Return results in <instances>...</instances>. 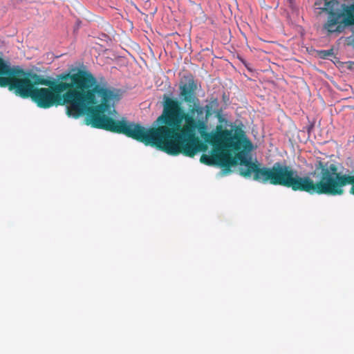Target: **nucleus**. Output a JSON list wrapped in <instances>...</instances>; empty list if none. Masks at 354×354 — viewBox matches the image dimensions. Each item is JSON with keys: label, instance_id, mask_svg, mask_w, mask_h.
<instances>
[{"label": "nucleus", "instance_id": "f03ea898", "mask_svg": "<svg viewBox=\"0 0 354 354\" xmlns=\"http://www.w3.org/2000/svg\"><path fill=\"white\" fill-rule=\"evenodd\" d=\"M127 136L144 142L146 145L151 144L161 149L169 155L183 153L188 156H194L201 151L202 145L198 143L196 138L198 133L204 138H210L216 145L214 154L211 156L203 155L201 161L207 165L217 164L221 166H230L236 164V159L227 147L240 149L241 143L238 136L233 133L232 130L218 129L216 131L208 133V117L203 129L195 128L192 134L188 136H182L183 127L175 131L173 128L159 127L158 128L147 129L140 124L129 123Z\"/></svg>", "mask_w": 354, "mask_h": 354}, {"label": "nucleus", "instance_id": "423d86ee", "mask_svg": "<svg viewBox=\"0 0 354 354\" xmlns=\"http://www.w3.org/2000/svg\"><path fill=\"white\" fill-rule=\"evenodd\" d=\"M237 158L240 161L241 175L245 178H252L256 180L257 173L263 166L253 162L251 157L245 153H240Z\"/></svg>", "mask_w": 354, "mask_h": 354}, {"label": "nucleus", "instance_id": "6e6552de", "mask_svg": "<svg viewBox=\"0 0 354 354\" xmlns=\"http://www.w3.org/2000/svg\"><path fill=\"white\" fill-rule=\"evenodd\" d=\"M24 71L20 66H11L9 61L0 58V75L23 76Z\"/></svg>", "mask_w": 354, "mask_h": 354}, {"label": "nucleus", "instance_id": "7ed1b4c3", "mask_svg": "<svg viewBox=\"0 0 354 354\" xmlns=\"http://www.w3.org/2000/svg\"><path fill=\"white\" fill-rule=\"evenodd\" d=\"M310 175L316 178V182L310 176H299L285 161L276 162L272 167L263 166L257 173L256 181L290 187L295 191L332 196L342 194L344 187L351 184V193L354 194V175L338 172L337 165L332 162L317 161L315 171Z\"/></svg>", "mask_w": 354, "mask_h": 354}, {"label": "nucleus", "instance_id": "f257e3e1", "mask_svg": "<svg viewBox=\"0 0 354 354\" xmlns=\"http://www.w3.org/2000/svg\"><path fill=\"white\" fill-rule=\"evenodd\" d=\"M90 88L91 90L82 92L71 88L62 95L64 91L57 92L49 87L35 88L31 99L42 109H48L55 104H66L67 115L75 118L89 110L90 106L100 102V104L91 110V125L127 136L130 122L124 119L118 121L113 119L116 113L113 106L121 99L122 91L109 86L103 77L99 81L96 79L95 84Z\"/></svg>", "mask_w": 354, "mask_h": 354}, {"label": "nucleus", "instance_id": "9d476101", "mask_svg": "<svg viewBox=\"0 0 354 354\" xmlns=\"http://www.w3.org/2000/svg\"><path fill=\"white\" fill-rule=\"evenodd\" d=\"M14 78H9L6 77H0V86H9V89L11 90V85L12 80Z\"/></svg>", "mask_w": 354, "mask_h": 354}, {"label": "nucleus", "instance_id": "9b49d317", "mask_svg": "<svg viewBox=\"0 0 354 354\" xmlns=\"http://www.w3.org/2000/svg\"><path fill=\"white\" fill-rule=\"evenodd\" d=\"M346 12L351 17H352L354 21V3L348 7Z\"/></svg>", "mask_w": 354, "mask_h": 354}, {"label": "nucleus", "instance_id": "20e7f679", "mask_svg": "<svg viewBox=\"0 0 354 354\" xmlns=\"http://www.w3.org/2000/svg\"><path fill=\"white\" fill-rule=\"evenodd\" d=\"M197 83L192 75H184L179 84L178 96L181 101L190 104L187 112L181 108L180 102L167 95L163 96V110L162 114L155 121L156 128L166 127L173 128L175 131L181 128L184 120L183 133L185 137L192 134L193 129H203L205 127L207 114L196 97Z\"/></svg>", "mask_w": 354, "mask_h": 354}, {"label": "nucleus", "instance_id": "0eeeda50", "mask_svg": "<svg viewBox=\"0 0 354 354\" xmlns=\"http://www.w3.org/2000/svg\"><path fill=\"white\" fill-rule=\"evenodd\" d=\"M35 88L28 78H14L12 80L11 90H14L15 93L21 97L31 98Z\"/></svg>", "mask_w": 354, "mask_h": 354}, {"label": "nucleus", "instance_id": "f8f14e48", "mask_svg": "<svg viewBox=\"0 0 354 354\" xmlns=\"http://www.w3.org/2000/svg\"><path fill=\"white\" fill-rule=\"evenodd\" d=\"M230 172V170L229 169H226L225 171H222L219 173V176H225V174H228Z\"/></svg>", "mask_w": 354, "mask_h": 354}, {"label": "nucleus", "instance_id": "ddd939ff", "mask_svg": "<svg viewBox=\"0 0 354 354\" xmlns=\"http://www.w3.org/2000/svg\"><path fill=\"white\" fill-rule=\"evenodd\" d=\"M204 111L207 115V112H208V110H206V111L204 110Z\"/></svg>", "mask_w": 354, "mask_h": 354}, {"label": "nucleus", "instance_id": "39448f33", "mask_svg": "<svg viewBox=\"0 0 354 354\" xmlns=\"http://www.w3.org/2000/svg\"><path fill=\"white\" fill-rule=\"evenodd\" d=\"M30 77L34 84H41L53 88L57 92L66 91L71 88L89 89L95 84L96 78L88 71L76 68L72 73L61 74L57 78L48 80L34 73H25L23 76Z\"/></svg>", "mask_w": 354, "mask_h": 354}, {"label": "nucleus", "instance_id": "1a4fd4ad", "mask_svg": "<svg viewBox=\"0 0 354 354\" xmlns=\"http://www.w3.org/2000/svg\"><path fill=\"white\" fill-rule=\"evenodd\" d=\"M340 15L335 12H330L328 17L327 23L324 25V28L329 32H340L342 28L339 26H337Z\"/></svg>", "mask_w": 354, "mask_h": 354}]
</instances>
